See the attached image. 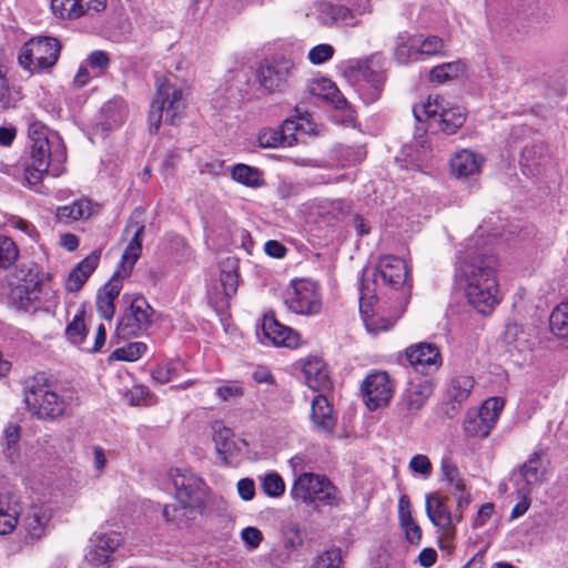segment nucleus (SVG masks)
I'll return each mask as SVG.
<instances>
[{
    "label": "nucleus",
    "instance_id": "f257e3e1",
    "mask_svg": "<svg viewBox=\"0 0 568 568\" xmlns=\"http://www.w3.org/2000/svg\"><path fill=\"white\" fill-rule=\"evenodd\" d=\"M498 257L493 253H470L460 260L459 281L469 305L487 315L501 302Z\"/></svg>",
    "mask_w": 568,
    "mask_h": 568
},
{
    "label": "nucleus",
    "instance_id": "f03ea898",
    "mask_svg": "<svg viewBox=\"0 0 568 568\" xmlns=\"http://www.w3.org/2000/svg\"><path fill=\"white\" fill-rule=\"evenodd\" d=\"M28 136L30 159L24 165L23 176L27 186L38 191L45 174L59 178L65 173L67 145L57 131L36 119L29 122Z\"/></svg>",
    "mask_w": 568,
    "mask_h": 568
},
{
    "label": "nucleus",
    "instance_id": "7ed1b4c3",
    "mask_svg": "<svg viewBox=\"0 0 568 568\" xmlns=\"http://www.w3.org/2000/svg\"><path fill=\"white\" fill-rule=\"evenodd\" d=\"M27 409L42 420H55L65 415L77 399L73 387H63L44 372H38L24 382Z\"/></svg>",
    "mask_w": 568,
    "mask_h": 568
},
{
    "label": "nucleus",
    "instance_id": "20e7f679",
    "mask_svg": "<svg viewBox=\"0 0 568 568\" xmlns=\"http://www.w3.org/2000/svg\"><path fill=\"white\" fill-rule=\"evenodd\" d=\"M8 305L17 313L34 315L38 312L54 313L59 304L55 290L39 280L22 278L11 284L7 295Z\"/></svg>",
    "mask_w": 568,
    "mask_h": 568
},
{
    "label": "nucleus",
    "instance_id": "39448f33",
    "mask_svg": "<svg viewBox=\"0 0 568 568\" xmlns=\"http://www.w3.org/2000/svg\"><path fill=\"white\" fill-rule=\"evenodd\" d=\"M154 85L156 94L150 105L148 115L151 134L159 132L163 113L165 114V123L178 125L186 108V100L182 89L171 84L165 75L156 74Z\"/></svg>",
    "mask_w": 568,
    "mask_h": 568
},
{
    "label": "nucleus",
    "instance_id": "423d86ee",
    "mask_svg": "<svg viewBox=\"0 0 568 568\" xmlns=\"http://www.w3.org/2000/svg\"><path fill=\"white\" fill-rule=\"evenodd\" d=\"M290 494L293 500L311 507L338 508L344 503L341 490L326 475L311 471L296 477Z\"/></svg>",
    "mask_w": 568,
    "mask_h": 568
},
{
    "label": "nucleus",
    "instance_id": "0eeeda50",
    "mask_svg": "<svg viewBox=\"0 0 568 568\" xmlns=\"http://www.w3.org/2000/svg\"><path fill=\"white\" fill-rule=\"evenodd\" d=\"M359 312L367 332L377 335L392 329L404 310L399 301H394L389 305L387 302H378L369 285L362 281Z\"/></svg>",
    "mask_w": 568,
    "mask_h": 568
},
{
    "label": "nucleus",
    "instance_id": "6e6552de",
    "mask_svg": "<svg viewBox=\"0 0 568 568\" xmlns=\"http://www.w3.org/2000/svg\"><path fill=\"white\" fill-rule=\"evenodd\" d=\"M413 111L419 122L438 116L439 130L447 135L457 133L467 118L464 106L450 104L439 94L428 95L426 101L415 105Z\"/></svg>",
    "mask_w": 568,
    "mask_h": 568
},
{
    "label": "nucleus",
    "instance_id": "1a4fd4ad",
    "mask_svg": "<svg viewBox=\"0 0 568 568\" xmlns=\"http://www.w3.org/2000/svg\"><path fill=\"white\" fill-rule=\"evenodd\" d=\"M122 298L128 306L118 320L115 336L126 339L142 335L152 325L154 310L142 294L125 293Z\"/></svg>",
    "mask_w": 568,
    "mask_h": 568
},
{
    "label": "nucleus",
    "instance_id": "9d476101",
    "mask_svg": "<svg viewBox=\"0 0 568 568\" xmlns=\"http://www.w3.org/2000/svg\"><path fill=\"white\" fill-rule=\"evenodd\" d=\"M61 43L54 37L39 36L27 41L18 55L19 65L29 72L53 68L60 57Z\"/></svg>",
    "mask_w": 568,
    "mask_h": 568
},
{
    "label": "nucleus",
    "instance_id": "9b49d317",
    "mask_svg": "<svg viewBox=\"0 0 568 568\" xmlns=\"http://www.w3.org/2000/svg\"><path fill=\"white\" fill-rule=\"evenodd\" d=\"M504 406L501 397H490L478 408L468 409L463 420L464 433L468 437L486 438L499 419Z\"/></svg>",
    "mask_w": 568,
    "mask_h": 568
},
{
    "label": "nucleus",
    "instance_id": "f8f14e48",
    "mask_svg": "<svg viewBox=\"0 0 568 568\" xmlns=\"http://www.w3.org/2000/svg\"><path fill=\"white\" fill-rule=\"evenodd\" d=\"M374 55L352 60L346 68L349 75L364 82L359 88V94L365 104H372L381 98L386 80L384 72L374 68Z\"/></svg>",
    "mask_w": 568,
    "mask_h": 568
},
{
    "label": "nucleus",
    "instance_id": "ddd939ff",
    "mask_svg": "<svg viewBox=\"0 0 568 568\" xmlns=\"http://www.w3.org/2000/svg\"><path fill=\"white\" fill-rule=\"evenodd\" d=\"M294 62L288 58L265 60L256 70L255 81L266 94L282 92L294 71Z\"/></svg>",
    "mask_w": 568,
    "mask_h": 568
},
{
    "label": "nucleus",
    "instance_id": "4468645a",
    "mask_svg": "<svg viewBox=\"0 0 568 568\" xmlns=\"http://www.w3.org/2000/svg\"><path fill=\"white\" fill-rule=\"evenodd\" d=\"M285 304L295 314L314 315L320 313L322 303L315 282L307 278L293 280L285 296Z\"/></svg>",
    "mask_w": 568,
    "mask_h": 568
},
{
    "label": "nucleus",
    "instance_id": "2eb2a0df",
    "mask_svg": "<svg viewBox=\"0 0 568 568\" xmlns=\"http://www.w3.org/2000/svg\"><path fill=\"white\" fill-rule=\"evenodd\" d=\"M174 488L175 498L183 508L196 509L203 505L204 481L191 470L174 468L169 473Z\"/></svg>",
    "mask_w": 568,
    "mask_h": 568
},
{
    "label": "nucleus",
    "instance_id": "dca6fc26",
    "mask_svg": "<svg viewBox=\"0 0 568 568\" xmlns=\"http://www.w3.org/2000/svg\"><path fill=\"white\" fill-rule=\"evenodd\" d=\"M361 393L371 412L387 406L394 394V383L384 371H372L362 382Z\"/></svg>",
    "mask_w": 568,
    "mask_h": 568
},
{
    "label": "nucleus",
    "instance_id": "f3484780",
    "mask_svg": "<svg viewBox=\"0 0 568 568\" xmlns=\"http://www.w3.org/2000/svg\"><path fill=\"white\" fill-rule=\"evenodd\" d=\"M448 497L438 491L426 495L425 511L430 523L446 535H455L454 516L447 505Z\"/></svg>",
    "mask_w": 568,
    "mask_h": 568
},
{
    "label": "nucleus",
    "instance_id": "a211bd4d",
    "mask_svg": "<svg viewBox=\"0 0 568 568\" xmlns=\"http://www.w3.org/2000/svg\"><path fill=\"white\" fill-rule=\"evenodd\" d=\"M405 357L416 371H437L443 364L440 349L436 344L420 342L405 349Z\"/></svg>",
    "mask_w": 568,
    "mask_h": 568
},
{
    "label": "nucleus",
    "instance_id": "6ab92c4d",
    "mask_svg": "<svg viewBox=\"0 0 568 568\" xmlns=\"http://www.w3.org/2000/svg\"><path fill=\"white\" fill-rule=\"evenodd\" d=\"M106 0H51L52 12L63 20H75L89 13H100Z\"/></svg>",
    "mask_w": 568,
    "mask_h": 568
},
{
    "label": "nucleus",
    "instance_id": "aec40b11",
    "mask_svg": "<svg viewBox=\"0 0 568 568\" xmlns=\"http://www.w3.org/2000/svg\"><path fill=\"white\" fill-rule=\"evenodd\" d=\"M262 331L264 336L276 346L295 348L300 345L298 332L278 322L274 312H267L263 316Z\"/></svg>",
    "mask_w": 568,
    "mask_h": 568
},
{
    "label": "nucleus",
    "instance_id": "412c9836",
    "mask_svg": "<svg viewBox=\"0 0 568 568\" xmlns=\"http://www.w3.org/2000/svg\"><path fill=\"white\" fill-rule=\"evenodd\" d=\"M376 272L383 282L393 290L402 288L408 281L409 271L405 261L395 255H384L379 258Z\"/></svg>",
    "mask_w": 568,
    "mask_h": 568
},
{
    "label": "nucleus",
    "instance_id": "4be33fe9",
    "mask_svg": "<svg viewBox=\"0 0 568 568\" xmlns=\"http://www.w3.org/2000/svg\"><path fill=\"white\" fill-rule=\"evenodd\" d=\"M542 457L544 453L541 449L535 450L525 463L516 468L515 474L518 476L517 485H519L518 480H521L524 484L520 490H526L529 494L532 487L539 486L542 483L546 475Z\"/></svg>",
    "mask_w": 568,
    "mask_h": 568
},
{
    "label": "nucleus",
    "instance_id": "5701e85b",
    "mask_svg": "<svg viewBox=\"0 0 568 568\" xmlns=\"http://www.w3.org/2000/svg\"><path fill=\"white\" fill-rule=\"evenodd\" d=\"M118 546L119 540L113 534L93 535L85 558L94 567L105 566Z\"/></svg>",
    "mask_w": 568,
    "mask_h": 568
},
{
    "label": "nucleus",
    "instance_id": "b1692460",
    "mask_svg": "<svg viewBox=\"0 0 568 568\" xmlns=\"http://www.w3.org/2000/svg\"><path fill=\"white\" fill-rule=\"evenodd\" d=\"M52 513L45 505H32L24 517L23 528L26 539L33 542L40 540L47 532Z\"/></svg>",
    "mask_w": 568,
    "mask_h": 568
},
{
    "label": "nucleus",
    "instance_id": "393cba45",
    "mask_svg": "<svg viewBox=\"0 0 568 568\" xmlns=\"http://www.w3.org/2000/svg\"><path fill=\"white\" fill-rule=\"evenodd\" d=\"M101 250H94L69 273L64 287L69 293L79 292L99 265Z\"/></svg>",
    "mask_w": 568,
    "mask_h": 568
},
{
    "label": "nucleus",
    "instance_id": "a878e982",
    "mask_svg": "<svg viewBox=\"0 0 568 568\" xmlns=\"http://www.w3.org/2000/svg\"><path fill=\"white\" fill-rule=\"evenodd\" d=\"M302 371L307 386L316 392L326 389L331 385L326 363L320 356H307L303 359Z\"/></svg>",
    "mask_w": 568,
    "mask_h": 568
},
{
    "label": "nucleus",
    "instance_id": "bb28decb",
    "mask_svg": "<svg viewBox=\"0 0 568 568\" xmlns=\"http://www.w3.org/2000/svg\"><path fill=\"white\" fill-rule=\"evenodd\" d=\"M123 287V280L112 275V277L98 291L95 306L99 315L111 321L115 313L114 302Z\"/></svg>",
    "mask_w": 568,
    "mask_h": 568
},
{
    "label": "nucleus",
    "instance_id": "cd10ccee",
    "mask_svg": "<svg viewBox=\"0 0 568 568\" xmlns=\"http://www.w3.org/2000/svg\"><path fill=\"white\" fill-rule=\"evenodd\" d=\"M21 511V503L14 493H0V535L11 534L17 528Z\"/></svg>",
    "mask_w": 568,
    "mask_h": 568
},
{
    "label": "nucleus",
    "instance_id": "c85d7f7f",
    "mask_svg": "<svg viewBox=\"0 0 568 568\" xmlns=\"http://www.w3.org/2000/svg\"><path fill=\"white\" fill-rule=\"evenodd\" d=\"M484 158L468 149L454 154L449 161L450 173L456 178H468L480 173Z\"/></svg>",
    "mask_w": 568,
    "mask_h": 568
},
{
    "label": "nucleus",
    "instance_id": "c756f323",
    "mask_svg": "<svg viewBox=\"0 0 568 568\" xmlns=\"http://www.w3.org/2000/svg\"><path fill=\"white\" fill-rule=\"evenodd\" d=\"M311 419L316 428L324 433H333L336 426V418L333 414V407L328 399L318 394L312 399Z\"/></svg>",
    "mask_w": 568,
    "mask_h": 568
},
{
    "label": "nucleus",
    "instance_id": "7c9ffc66",
    "mask_svg": "<svg viewBox=\"0 0 568 568\" xmlns=\"http://www.w3.org/2000/svg\"><path fill=\"white\" fill-rule=\"evenodd\" d=\"M398 521L405 532L406 540L412 545H419L423 531L413 518L410 499L405 494L400 495L398 499Z\"/></svg>",
    "mask_w": 568,
    "mask_h": 568
},
{
    "label": "nucleus",
    "instance_id": "2f4dec72",
    "mask_svg": "<svg viewBox=\"0 0 568 568\" xmlns=\"http://www.w3.org/2000/svg\"><path fill=\"white\" fill-rule=\"evenodd\" d=\"M94 204L91 199L82 196L74 200L71 204L62 205L57 209V222L69 224L82 219H89L94 213Z\"/></svg>",
    "mask_w": 568,
    "mask_h": 568
},
{
    "label": "nucleus",
    "instance_id": "473e14b6",
    "mask_svg": "<svg viewBox=\"0 0 568 568\" xmlns=\"http://www.w3.org/2000/svg\"><path fill=\"white\" fill-rule=\"evenodd\" d=\"M432 393L433 387L427 382L412 385L403 395L399 404L400 409L405 412V415L416 414L425 405Z\"/></svg>",
    "mask_w": 568,
    "mask_h": 568
},
{
    "label": "nucleus",
    "instance_id": "72a5a7b5",
    "mask_svg": "<svg viewBox=\"0 0 568 568\" xmlns=\"http://www.w3.org/2000/svg\"><path fill=\"white\" fill-rule=\"evenodd\" d=\"M142 239L132 237L122 253L118 268L113 275L122 280L132 274L135 263L142 254Z\"/></svg>",
    "mask_w": 568,
    "mask_h": 568
},
{
    "label": "nucleus",
    "instance_id": "f704fd0d",
    "mask_svg": "<svg viewBox=\"0 0 568 568\" xmlns=\"http://www.w3.org/2000/svg\"><path fill=\"white\" fill-rule=\"evenodd\" d=\"M465 72L466 63L462 59H458L433 67L429 71V81L444 84L462 77Z\"/></svg>",
    "mask_w": 568,
    "mask_h": 568
},
{
    "label": "nucleus",
    "instance_id": "c9c22d12",
    "mask_svg": "<svg viewBox=\"0 0 568 568\" xmlns=\"http://www.w3.org/2000/svg\"><path fill=\"white\" fill-rule=\"evenodd\" d=\"M475 386V379L470 375L454 376L447 387V395L450 400L458 404L465 402Z\"/></svg>",
    "mask_w": 568,
    "mask_h": 568
},
{
    "label": "nucleus",
    "instance_id": "e433bc0d",
    "mask_svg": "<svg viewBox=\"0 0 568 568\" xmlns=\"http://www.w3.org/2000/svg\"><path fill=\"white\" fill-rule=\"evenodd\" d=\"M232 179L248 187H260L264 184L263 173L260 169L239 163L232 168Z\"/></svg>",
    "mask_w": 568,
    "mask_h": 568
},
{
    "label": "nucleus",
    "instance_id": "4c0bfd02",
    "mask_svg": "<svg viewBox=\"0 0 568 568\" xmlns=\"http://www.w3.org/2000/svg\"><path fill=\"white\" fill-rule=\"evenodd\" d=\"M418 45V36H409L396 45L394 51L395 60L400 64L422 61L423 59L419 53Z\"/></svg>",
    "mask_w": 568,
    "mask_h": 568
},
{
    "label": "nucleus",
    "instance_id": "58836bf2",
    "mask_svg": "<svg viewBox=\"0 0 568 568\" xmlns=\"http://www.w3.org/2000/svg\"><path fill=\"white\" fill-rule=\"evenodd\" d=\"M84 310H80L72 318L71 322L65 326V336L67 339L80 347L84 348L85 338L88 336L89 329L84 322Z\"/></svg>",
    "mask_w": 568,
    "mask_h": 568
},
{
    "label": "nucleus",
    "instance_id": "ea45409f",
    "mask_svg": "<svg viewBox=\"0 0 568 568\" xmlns=\"http://www.w3.org/2000/svg\"><path fill=\"white\" fill-rule=\"evenodd\" d=\"M320 85L325 91L323 94L325 100H327L336 110L345 111L348 118H354L355 111L334 82L324 79Z\"/></svg>",
    "mask_w": 568,
    "mask_h": 568
},
{
    "label": "nucleus",
    "instance_id": "a19ab883",
    "mask_svg": "<svg viewBox=\"0 0 568 568\" xmlns=\"http://www.w3.org/2000/svg\"><path fill=\"white\" fill-rule=\"evenodd\" d=\"M148 351V345L143 342H129L121 347L115 348L108 357L109 362H136Z\"/></svg>",
    "mask_w": 568,
    "mask_h": 568
},
{
    "label": "nucleus",
    "instance_id": "79ce46f5",
    "mask_svg": "<svg viewBox=\"0 0 568 568\" xmlns=\"http://www.w3.org/2000/svg\"><path fill=\"white\" fill-rule=\"evenodd\" d=\"M418 36V49L422 59L425 58H443L446 57V44L445 41L438 36Z\"/></svg>",
    "mask_w": 568,
    "mask_h": 568
},
{
    "label": "nucleus",
    "instance_id": "37998d69",
    "mask_svg": "<svg viewBox=\"0 0 568 568\" xmlns=\"http://www.w3.org/2000/svg\"><path fill=\"white\" fill-rule=\"evenodd\" d=\"M550 331L559 338L568 337V302L557 305L549 317Z\"/></svg>",
    "mask_w": 568,
    "mask_h": 568
},
{
    "label": "nucleus",
    "instance_id": "c03bdc74",
    "mask_svg": "<svg viewBox=\"0 0 568 568\" xmlns=\"http://www.w3.org/2000/svg\"><path fill=\"white\" fill-rule=\"evenodd\" d=\"M17 243L7 235H0V270H9L19 260Z\"/></svg>",
    "mask_w": 568,
    "mask_h": 568
},
{
    "label": "nucleus",
    "instance_id": "a18cd8bd",
    "mask_svg": "<svg viewBox=\"0 0 568 568\" xmlns=\"http://www.w3.org/2000/svg\"><path fill=\"white\" fill-rule=\"evenodd\" d=\"M20 426L17 424H9L3 430V453L11 462L18 457V445L20 442Z\"/></svg>",
    "mask_w": 568,
    "mask_h": 568
},
{
    "label": "nucleus",
    "instance_id": "49530a36",
    "mask_svg": "<svg viewBox=\"0 0 568 568\" xmlns=\"http://www.w3.org/2000/svg\"><path fill=\"white\" fill-rule=\"evenodd\" d=\"M145 231V210L142 206L135 207L125 224L124 233L132 232V237H138L143 240Z\"/></svg>",
    "mask_w": 568,
    "mask_h": 568
},
{
    "label": "nucleus",
    "instance_id": "de8ad7c7",
    "mask_svg": "<svg viewBox=\"0 0 568 568\" xmlns=\"http://www.w3.org/2000/svg\"><path fill=\"white\" fill-rule=\"evenodd\" d=\"M262 490L266 496L277 498L285 493V483L277 473H270L262 480Z\"/></svg>",
    "mask_w": 568,
    "mask_h": 568
},
{
    "label": "nucleus",
    "instance_id": "09e8293b",
    "mask_svg": "<svg viewBox=\"0 0 568 568\" xmlns=\"http://www.w3.org/2000/svg\"><path fill=\"white\" fill-rule=\"evenodd\" d=\"M342 551L338 547H331L318 555L312 568H341Z\"/></svg>",
    "mask_w": 568,
    "mask_h": 568
},
{
    "label": "nucleus",
    "instance_id": "8fccbe9b",
    "mask_svg": "<svg viewBox=\"0 0 568 568\" xmlns=\"http://www.w3.org/2000/svg\"><path fill=\"white\" fill-rule=\"evenodd\" d=\"M282 536L283 547L288 551H293L303 545L302 534L296 524H288L284 526L282 529Z\"/></svg>",
    "mask_w": 568,
    "mask_h": 568
},
{
    "label": "nucleus",
    "instance_id": "3c124183",
    "mask_svg": "<svg viewBox=\"0 0 568 568\" xmlns=\"http://www.w3.org/2000/svg\"><path fill=\"white\" fill-rule=\"evenodd\" d=\"M257 141L261 148L274 149L284 146L283 135L280 129L264 128L258 132Z\"/></svg>",
    "mask_w": 568,
    "mask_h": 568
},
{
    "label": "nucleus",
    "instance_id": "603ef678",
    "mask_svg": "<svg viewBox=\"0 0 568 568\" xmlns=\"http://www.w3.org/2000/svg\"><path fill=\"white\" fill-rule=\"evenodd\" d=\"M176 374V368L172 362H162L151 369L152 381L158 385L168 384Z\"/></svg>",
    "mask_w": 568,
    "mask_h": 568
},
{
    "label": "nucleus",
    "instance_id": "864d4df0",
    "mask_svg": "<svg viewBox=\"0 0 568 568\" xmlns=\"http://www.w3.org/2000/svg\"><path fill=\"white\" fill-rule=\"evenodd\" d=\"M327 14L333 22L343 26H354L356 23V17L351 9L341 4L329 6Z\"/></svg>",
    "mask_w": 568,
    "mask_h": 568
},
{
    "label": "nucleus",
    "instance_id": "5fc2aeb1",
    "mask_svg": "<svg viewBox=\"0 0 568 568\" xmlns=\"http://www.w3.org/2000/svg\"><path fill=\"white\" fill-rule=\"evenodd\" d=\"M220 283L225 297L227 300L232 298L236 294L239 287L237 270H223L220 273Z\"/></svg>",
    "mask_w": 568,
    "mask_h": 568
},
{
    "label": "nucleus",
    "instance_id": "6e6d98bb",
    "mask_svg": "<svg viewBox=\"0 0 568 568\" xmlns=\"http://www.w3.org/2000/svg\"><path fill=\"white\" fill-rule=\"evenodd\" d=\"M440 471L443 474L444 479L447 481V484L452 488H454L458 485L460 486L463 483H465L457 465L449 459L442 460Z\"/></svg>",
    "mask_w": 568,
    "mask_h": 568
},
{
    "label": "nucleus",
    "instance_id": "4d7b16f0",
    "mask_svg": "<svg viewBox=\"0 0 568 568\" xmlns=\"http://www.w3.org/2000/svg\"><path fill=\"white\" fill-rule=\"evenodd\" d=\"M334 53L335 49L333 45L328 43H321L308 51L307 58L312 64L318 65L329 61Z\"/></svg>",
    "mask_w": 568,
    "mask_h": 568
},
{
    "label": "nucleus",
    "instance_id": "13d9d810",
    "mask_svg": "<svg viewBox=\"0 0 568 568\" xmlns=\"http://www.w3.org/2000/svg\"><path fill=\"white\" fill-rule=\"evenodd\" d=\"M215 394L222 402L240 398L244 395V388L237 381L227 382L215 389Z\"/></svg>",
    "mask_w": 568,
    "mask_h": 568
},
{
    "label": "nucleus",
    "instance_id": "bf43d9fd",
    "mask_svg": "<svg viewBox=\"0 0 568 568\" xmlns=\"http://www.w3.org/2000/svg\"><path fill=\"white\" fill-rule=\"evenodd\" d=\"M283 135L284 146L291 148L298 143V124L294 119H286L278 128Z\"/></svg>",
    "mask_w": 568,
    "mask_h": 568
},
{
    "label": "nucleus",
    "instance_id": "052dcab7",
    "mask_svg": "<svg viewBox=\"0 0 568 568\" xmlns=\"http://www.w3.org/2000/svg\"><path fill=\"white\" fill-rule=\"evenodd\" d=\"M409 468L414 473L423 475L425 478L429 477L433 473V466L429 458L423 454H418L412 457L409 462Z\"/></svg>",
    "mask_w": 568,
    "mask_h": 568
},
{
    "label": "nucleus",
    "instance_id": "680f3d73",
    "mask_svg": "<svg viewBox=\"0 0 568 568\" xmlns=\"http://www.w3.org/2000/svg\"><path fill=\"white\" fill-rule=\"evenodd\" d=\"M88 64L92 68V69H97L99 71H104L109 68L110 65V58L108 55V53L103 50H95V51H92L89 55H88Z\"/></svg>",
    "mask_w": 568,
    "mask_h": 568
},
{
    "label": "nucleus",
    "instance_id": "e2e57ef3",
    "mask_svg": "<svg viewBox=\"0 0 568 568\" xmlns=\"http://www.w3.org/2000/svg\"><path fill=\"white\" fill-rule=\"evenodd\" d=\"M241 537L243 541L252 549L257 548L263 541L262 531L258 528L252 526L242 529Z\"/></svg>",
    "mask_w": 568,
    "mask_h": 568
},
{
    "label": "nucleus",
    "instance_id": "0e129e2a",
    "mask_svg": "<svg viewBox=\"0 0 568 568\" xmlns=\"http://www.w3.org/2000/svg\"><path fill=\"white\" fill-rule=\"evenodd\" d=\"M494 513V504L493 503H485L483 504L476 516L473 518L471 527L473 528H480L486 525V523L490 519Z\"/></svg>",
    "mask_w": 568,
    "mask_h": 568
},
{
    "label": "nucleus",
    "instance_id": "69168bd1",
    "mask_svg": "<svg viewBox=\"0 0 568 568\" xmlns=\"http://www.w3.org/2000/svg\"><path fill=\"white\" fill-rule=\"evenodd\" d=\"M237 491L240 497L245 500H252L255 496V484L251 478H242L237 481Z\"/></svg>",
    "mask_w": 568,
    "mask_h": 568
},
{
    "label": "nucleus",
    "instance_id": "338daca9",
    "mask_svg": "<svg viewBox=\"0 0 568 568\" xmlns=\"http://www.w3.org/2000/svg\"><path fill=\"white\" fill-rule=\"evenodd\" d=\"M295 120L298 124V133L301 134H316V124L312 121L310 113L301 114Z\"/></svg>",
    "mask_w": 568,
    "mask_h": 568
},
{
    "label": "nucleus",
    "instance_id": "774afa93",
    "mask_svg": "<svg viewBox=\"0 0 568 568\" xmlns=\"http://www.w3.org/2000/svg\"><path fill=\"white\" fill-rule=\"evenodd\" d=\"M264 251L274 258H282L287 253L286 246L276 240H268L264 245Z\"/></svg>",
    "mask_w": 568,
    "mask_h": 568
}]
</instances>
